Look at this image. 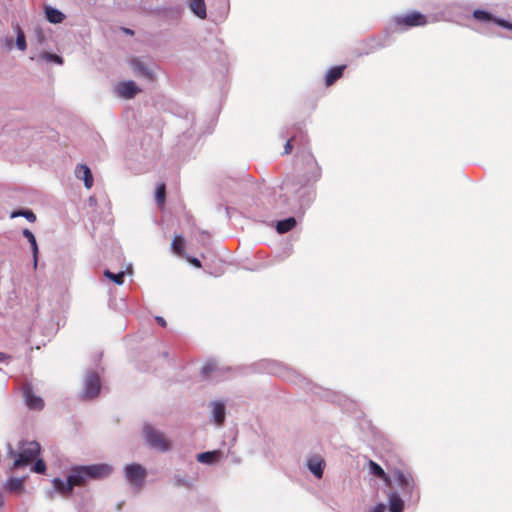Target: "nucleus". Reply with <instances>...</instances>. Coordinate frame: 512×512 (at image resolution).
<instances>
[{"label":"nucleus","mask_w":512,"mask_h":512,"mask_svg":"<svg viewBox=\"0 0 512 512\" xmlns=\"http://www.w3.org/2000/svg\"><path fill=\"white\" fill-rule=\"evenodd\" d=\"M112 472L108 464H94L87 466H77L71 469L64 482L59 478L53 480L54 488L64 496L70 495L75 486H85L90 480H99L108 477Z\"/></svg>","instance_id":"f257e3e1"},{"label":"nucleus","mask_w":512,"mask_h":512,"mask_svg":"<svg viewBox=\"0 0 512 512\" xmlns=\"http://www.w3.org/2000/svg\"><path fill=\"white\" fill-rule=\"evenodd\" d=\"M20 452L16 454L12 468H22L31 464L40 454L41 447L36 441H23L19 445Z\"/></svg>","instance_id":"f03ea898"},{"label":"nucleus","mask_w":512,"mask_h":512,"mask_svg":"<svg viewBox=\"0 0 512 512\" xmlns=\"http://www.w3.org/2000/svg\"><path fill=\"white\" fill-rule=\"evenodd\" d=\"M143 435L146 443L153 449L166 452L171 448V442L165 437L164 433L151 425L144 426Z\"/></svg>","instance_id":"7ed1b4c3"},{"label":"nucleus","mask_w":512,"mask_h":512,"mask_svg":"<svg viewBox=\"0 0 512 512\" xmlns=\"http://www.w3.org/2000/svg\"><path fill=\"white\" fill-rule=\"evenodd\" d=\"M300 161L302 164V169L304 171V177L306 178V182L314 183L321 178V167L319 166L311 152L302 151Z\"/></svg>","instance_id":"20e7f679"},{"label":"nucleus","mask_w":512,"mask_h":512,"mask_svg":"<svg viewBox=\"0 0 512 512\" xmlns=\"http://www.w3.org/2000/svg\"><path fill=\"white\" fill-rule=\"evenodd\" d=\"M393 21L396 29L401 31L413 27L425 26L428 22L426 15L418 11H412L401 16H396Z\"/></svg>","instance_id":"39448f33"},{"label":"nucleus","mask_w":512,"mask_h":512,"mask_svg":"<svg viewBox=\"0 0 512 512\" xmlns=\"http://www.w3.org/2000/svg\"><path fill=\"white\" fill-rule=\"evenodd\" d=\"M124 472L129 483L138 488L143 486L144 480L147 476V472L143 466L136 463L129 464L125 467Z\"/></svg>","instance_id":"423d86ee"},{"label":"nucleus","mask_w":512,"mask_h":512,"mask_svg":"<svg viewBox=\"0 0 512 512\" xmlns=\"http://www.w3.org/2000/svg\"><path fill=\"white\" fill-rule=\"evenodd\" d=\"M101 390V380L97 373L92 372L86 376L83 397L93 399L97 397Z\"/></svg>","instance_id":"0eeeda50"},{"label":"nucleus","mask_w":512,"mask_h":512,"mask_svg":"<svg viewBox=\"0 0 512 512\" xmlns=\"http://www.w3.org/2000/svg\"><path fill=\"white\" fill-rule=\"evenodd\" d=\"M473 18L479 22L490 23L493 22L498 26H501L505 29L512 30V23L503 19H499L492 15L491 13L484 10H475L473 12Z\"/></svg>","instance_id":"6e6552de"},{"label":"nucleus","mask_w":512,"mask_h":512,"mask_svg":"<svg viewBox=\"0 0 512 512\" xmlns=\"http://www.w3.org/2000/svg\"><path fill=\"white\" fill-rule=\"evenodd\" d=\"M395 480L405 496H413L415 490V481L411 474H405L402 471H396Z\"/></svg>","instance_id":"1a4fd4ad"},{"label":"nucleus","mask_w":512,"mask_h":512,"mask_svg":"<svg viewBox=\"0 0 512 512\" xmlns=\"http://www.w3.org/2000/svg\"><path fill=\"white\" fill-rule=\"evenodd\" d=\"M115 92L120 98L132 99L141 92V89L134 81H123L117 84Z\"/></svg>","instance_id":"9d476101"},{"label":"nucleus","mask_w":512,"mask_h":512,"mask_svg":"<svg viewBox=\"0 0 512 512\" xmlns=\"http://www.w3.org/2000/svg\"><path fill=\"white\" fill-rule=\"evenodd\" d=\"M307 143V136L302 132L299 131L295 135L291 136L284 146V152L283 154L287 155L290 154L293 149L296 147L298 150L304 147V145Z\"/></svg>","instance_id":"9b49d317"},{"label":"nucleus","mask_w":512,"mask_h":512,"mask_svg":"<svg viewBox=\"0 0 512 512\" xmlns=\"http://www.w3.org/2000/svg\"><path fill=\"white\" fill-rule=\"evenodd\" d=\"M24 398L26 405L31 410H42L44 407V401L40 396L34 394L32 388L26 387L24 389Z\"/></svg>","instance_id":"f8f14e48"},{"label":"nucleus","mask_w":512,"mask_h":512,"mask_svg":"<svg viewBox=\"0 0 512 512\" xmlns=\"http://www.w3.org/2000/svg\"><path fill=\"white\" fill-rule=\"evenodd\" d=\"M75 176L78 179H82L84 181V186L87 189H90L93 186V176L90 168L85 164L77 165L75 169Z\"/></svg>","instance_id":"ddd939ff"},{"label":"nucleus","mask_w":512,"mask_h":512,"mask_svg":"<svg viewBox=\"0 0 512 512\" xmlns=\"http://www.w3.org/2000/svg\"><path fill=\"white\" fill-rule=\"evenodd\" d=\"M130 64L132 68L134 69L135 73L142 75L143 77L147 78L148 80H154V74L153 71L148 68L143 61H141L138 58H133L130 61Z\"/></svg>","instance_id":"4468645a"},{"label":"nucleus","mask_w":512,"mask_h":512,"mask_svg":"<svg viewBox=\"0 0 512 512\" xmlns=\"http://www.w3.org/2000/svg\"><path fill=\"white\" fill-rule=\"evenodd\" d=\"M345 68V65L334 66L330 68L325 75V85H333L338 79L342 77Z\"/></svg>","instance_id":"2eb2a0df"},{"label":"nucleus","mask_w":512,"mask_h":512,"mask_svg":"<svg viewBox=\"0 0 512 512\" xmlns=\"http://www.w3.org/2000/svg\"><path fill=\"white\" fill-rule=\"evenodd\" d=\"M324 467L325 462L319 456L312 457L308 461L309 470L319 479L323 476Z\"/></svg>","instance_id":"dca6fc26"},{"label":"nucleus","mask_w":512,"mask_h":512,"mask_svg":"<svg viewBox=\"0 0 512 512\" xmlns=\"http://www.w3.org/2000/svg\"><path fill=\"white\" fill-rule=\"evenodd\" d=\"M191 11L200 19L207 17L206 4L204 0H189Z\"/></svg>","instance_id":"f3484780"},{"label":"nucleus","mask_w":512,"mask_h":512,"mask_svg":"<svg viewBox=\"0 0 512 512\" xmlns=\"http://www.w3.org/2000/svg\"><path fill=\"white\" fill-rule=\"evenodd\" d=\"M221 454L222 453L219 450L203 452V453H200L197 455V460L200 463L212 464V463L216 462L217 460H219Z\"/></svg>","instance_id":"a211bd4d"},{"label":"nucleus","mask_w":512,"mask_h":512,"mask_svg":"<svg viewBox=\"0 0 512 512\" xmlns=\"http://www.w3.org/2000/svg\"><path fill=\"white\" fill-rule=\"evenodd\" d=\"M296 219L294 217H289L284 220H280L277 222L276 230L280 234H284L292 230L296 226Z\"/></svg>","instance_id":"6ab92c4d"},{"label":"nucleus","mask_w":512,"mask_h":512,"mask_svg":"<svg viewBox=\"0 0 512 512\" xmlns=\"http://www.w3.org/2000/svg\"><path fill=\"white\" fill-rule=\"evenodd\" d=\"M368 467L370 469V472L378 477L383 479L387 484H390L391 480L390 477L385 473V471L382 469V467L377 464L376 462L369 460Z\"/></svg>","instance_id":"aec40b11"},{"label":"nucleus","mask_w":512,"mask_h":512,"mask_svg":"<svg viewBox=\"0 0 512 512\" xmlns=\"http://www.w3.org/2000/svg\"><path fill=\"white\" fill-rule=\"evenodd\" d=\"M389 512H402L404 508V502L400 496L396 493L389 495Z\"/></svg>","instance_id":"412c9836"},{"label":"nucleus","mask_w":512,"mask_h":512,"mask_svg":"<svg viewBox=\"0 0 512 512\" xmlns=\"http://www.w3.org/2000/svg\"><path fill=\"white\" fill-rule=\"evenodd\" d=\"M45 14L48 21L54 24L61 23L65 19V15L61 11L52 7H46Z\"/></svg>","instance_id":"4be33fe9"},{"label":"nucleus","mask_w":512,"mask_h":512,"mask_svg":"<svg viewBox=\"0 0 512 512\" xmlns=\"http://www.w3.org/2000/svg\"><path fill=\"white\" fill-rule=\"evenodd\" d=\"M213 417L217 425H222L225 420V406L223 403L215 402L213 404Z\"/></svg>","instance_id":"5701e85b"},{"label":"nucleus","mask_w":512,"mask_h":512,"mask_svg":"<svg viewBox=\"0 0 512 512\" xmlns=\"http://www.w3.org/2000/svg\"><path fill=\"white\" fill-rule=\"evenodd\" d=\"M184 245V238L181 235H175L171 244L173 252L179 256H184Z\"/></svg>","instance_id":"b1692460"},{"label":"nucleus","mask_w":512,"mask_h":512,"mask_svg":"<svg viewBox=\"0 0 512 512\" xmlns=\"http://www.w3.org/2000/svg\"><path fill=\"white\" fill-rule=\"evenodd\" d=\"M24 489L23 480L20 478H11L6 483V490L11 492H22Z\"/></svg>","instance_id":"393cba45"},{"label":"nucleus","mask_w":512,"mask_h":512,"mask_svg":"<svg viewBox=\"0 0 512 512\" xmlns=\"http://www.w3.org/2000/svg\"><path fill=\"white\" fill-rule=\"evenodd\" d=\"M23 235L25 238H27L28 242H30V244L32 246L33 255H34V264L36 266L37 265V254H38L36 238H35L34 234L29 229H24Z\"/></svg>","instance_id":"a878e982"},{"label":"nucleus","mask_w":512,"mask_h":512,"mask_svg":"<svg viewBox=\"0 0 512 512\" xmlns=\"http://www.w3.org/2000/svg\"><path fill=\"white\" fill-rule=\"evenodd\" d=\"M155 199L160 207L164 206L166 200V185L164 183H161L157 186L155 192Z\"/></svg>","instance_id":"bb28decb"},{"label":"nucleus","mask_w":512,"mask_h":512,"mask_svg":"<svg viewBox=\"0 0 512 512\" xmlns=\"http://www.w3.org/2000/svg\"><path fill=\"white\" fill-rule=\"evenodd\" d=\"M104 276L110 280H112L115 284L121 285L124 282V272H119L117 274L112 273L109 270L104 271Z\"/></svg>","instance_id":"cd10ccee"},{"label":"nucleus","mask_w":512,"mask_h":512,"mask_svg":"<svg viewBox=\"0 0 512 512\" xmlns=\"http://www.w3.org/2000/svg\"><path fill=\"white\" fill-rule=\"evenodd\" d=\"M16 45L18 49L21 51H24L27 47L24 32L21 30L20 27L17 28Z\"/></svg>","instance_id":"c85d7f7f"},{"label":"nucleus","mask_w":512,"mask_h":512,"mask_svg":"<svg viewBox=\"0 0 512 512\" xmlns=\"http://www.w3.org/2000/svg\"><path fill=\"white\" fill-rule=\"evenodd\" d=\"M40 57L42 59L48 61V62H55L57 64H62L63 63L62 58L59 55H56V54L44 52V53L41 54Z\"/></svg>","instance_id":"c756f323"},{"label":"nucleus","mask_w":512,"mask_h":512,"mask_svg":"<svg viewBox=\"0 0 512 512\" xmlns=\"http://www.w3.org/2000/svg\"><path fill=\"white\" fill-rule=\"evenodd\" d=\"M214 371H216L215 363L208 362L202 367L201 373L204 377H208Z\"/></svg>","instance_id":"7c9ffc66"},{"label":"nucleus","mask_w":512,"mask_h":512,"mask_svg":"<svg viewBox=\"0 0 512 512\" xmlns=\"http://www.w3.org/2000/svg\"><path fill=\"white\" fill-rule=\"evenodd\" d=\"M33 471L39 474H43L46 471V464L42 459H38L33 467Z\"/></svg>","instance_id":"2f4dec72"},{"label":"nucleus","mask_w":512,"mask_h":512,"mask_svg":"<svg viewBox=\"0 0 512 512\" xmlns=\"http://www.w3.org/2000/svg\"><path fill=\"white\" fill-rule=\"evenodd\" d=\"M22 214L29 222H35L36 215L31 210H25Z\"/></svg>","instance_id":"473e14b6"},{"label":"nucleus","mask_w":512,"mask_h":512,"mask_svg":"<svg viewBox=\"0 0 512 512\" xmlns=\"http://www.w3.org/2000/svg\"><path fill=\"white\" fill-rule=\"evenodd\" d=\"M186 258L196 268H201L202 267L201 262H200L199 259H197L195 257H186Z\"/></svg>","instance_id":"72a5a7b5"},{"label":"nucleus","mask_w":512,"mask_h":512,"mask_svg":"<svg viewBox=\"0 0 512 512\" xmlns=\"http://www.w3.org/2000/svg\"><path fill=\"white\" fill-rule=\"evenodd\" d=\"M385 510V505L380 503L378 505H376L370 512H384Z\"/></svg>","instance_id":"f704fd0d"},{"label":"nucleus","mask_w":512,"mask_h":512,"mask_svg":"<svg viewBox=\"0 0 512 512\" xmlns=\"http://www.w3.org/2000/svg\"><path fill=\"white\" fill-rule=\"evenodd\" d=\"M25 210H16V211H13L11 213V218H16V217H19V216H22L23 217V214Z\"/></svg>","instance_id":"c9c22d12"},{"label":"nucleus","mask_w":512,"mask_h":512,"mask_svg":"<svg viewBox=\"0 0 512 512\" xmlns=\"http://www.w3.org/2000/svg\"><path fill=\"white\" fill-rule=\"evenodd\" d=\"M156 321L162 327H166V325H167V323L163 317H160V316L156 317Z\"/></svg>","instance_id":"e433bc0d"},{"label":"nucleus","mask_w":512,"mask_h":512,"mask_svg":"<svg viewBox=\"0 0 512 512\" xmlns=\"http://www.w3.org/2000/svg\"><path fill=\"white\" fill-rule=\"evenodd\" d=\"M6 358L4 353L0 352V361H3Z\"/></svg>","instance_id":"4c0bfd02"},{"label":"nucleus","mask_w":512,"mask_h":512,"mask_svg":"<svg viewBox=\"0 0 512 512\" xmlns=\"http://www.w3.org/2000/svg\"><path fill=\"white\" fill-rule=\"evenodd\" d=\"M126 32L129 33V34H133V31H131L129 29H127Z\"/></svg>","instance_id":"58836bf2"}]
</instances>
